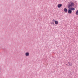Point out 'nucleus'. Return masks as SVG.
<instances>
[{
  "mask_svg": "<svg viewBox=\"0 0 78 78\" xmlns=\"http://www.w3.org/2000/svg\"><path fill=\"white\" fill-rule=\"evenodd\" d=\"M76 15H78V10L76 11Z\"/></svg>",
  "mask_w": 78,
  "mask_h": 78,
  "instance_id": "0eeeda50",
  "label": "nucleus"
},
{
  "mask_svg": "<svg viewBox=\"0 0 78 78\" xmlns=\"http://www.w3.org/2000/svg\"><path fill=\"white\" fill-rule=\"evenodd\" d=\"M72 66V64L69 63V66L70 67V66Z\"/></svg>",
  "mask_w": 78,
  "mask_h": 78,
  "instance_id": "6e6552de",
  "label": "nucleus"
},
{
  "mask_svg": "<svg viewBox=\"0 0 78 78\" xmlns=\"http://www.w3.org/2000/svg\"><path fill=\"white\" fill-rule=\"evenodd\" d=\"M74 5L75 4H74V3L70 1L68 2V4L67 5L68 8H72V7L74 6Z\"/></svg>",
  "mask_w": 78,
  "mask_h": 78,
  "instance_id": "f257e3e1",
  "label": "nucleus"
},
{
  "mask_svg": "<svg viewBox=\"0 0 78 78\" xmlns=\"http://www.w3.org/2000/svg\"><path fill=\"white\" fill-rule=\"evenodd\" d=\"M75 9V8L73 7H71L70 8H69L68 11V14H72V11H74Z\"/></svg>",
  "mask_w": 78,
  "mask_h": 78,
  "instance_id": "f03ea898",
  "label": "nucleus"
},
{
  "mask_svg": "<svg viewBox=\"0 0 78 78\" xmlns=\"http://www.w3.org/2000/svg\"><path fill=\"white\" fill-rule=\"evenodd\" d=\"M53 24H54V23H53Z\"/></svg>",
  "mask_w": 78,
  "mask_h": 78,
  "instance_id": "9d476101",
  "label": "nucleus"
},
{
  "mask_svg": "<svg viewBox=\"0 0 78 78\" xmlns=\"http://www.w3.org/2000/svg\"><path fill=\"white\" fill-rule=\"evenodd\" d=\"M62 6V4H59L57 5V7L58 8H61Z\"/></svg>",
  "mask_w": 78,
  "mask_h": 78,
  "instance_id": "7ed1b4c3",
  "label": "nucleus"
},
{
  "mask_svg": "<svg viewBox=\"0 0 78 78\" xmlns=\"http://www.w3.org/2000/svg\"><path fill=\"white\" fill-rule=\"evenodd\" d=\"M25 55L26 56H28L30 55V54L28 52H26L25 53Z\"/></svg>",
  "mask_w": 78,
  "mask_h": 78,
  "instance_id": "20e7f679",
  "label": "nucleus"
},
{
  "mask_svg": "<svg viewBox=\"0 0 78 78\" xmlns=\"http://www.w3.org/2000/svg\"><path fill=\"white\" fill-rule=\"evenodd\" d=\"M53 20V21H54V22H55V20Z\"/></svg>",
  "mask_w": 78,
  "mask_h": 78,
  "instance_id": "1a4fd4ad",
  "label": "nucleus"
},
{
  "mask_svg": "<svg viewBox=\"0 0 78 78\" xmlns=\"http://www.w3.org/2000/svg\"><path fill=\"white\" fill-rule=\"evenodd\" d=\"M68 11V10H67V9L66 8H65L64 9V12H67Z\"/></svg>",
  "mask_w": 78,
  "mask_h": 78,
  "instance_id": "39448f33",
  "label": "nucleus"
},
{
  "mask_svg": "<svg viewBox=\"0 0 78 78\" xmlns=\"http://www.w3.org/2000/svg\"><path fill=\"white\" fill-rule=\"evenodd\" d=\"M55 25H58V21H55Z\"/></svg>",
  "mask_w": 78,
  "mask_h": 78,
  "instance_id": "423d86ee",
  "label": "nucleus"
}]
</instances>
